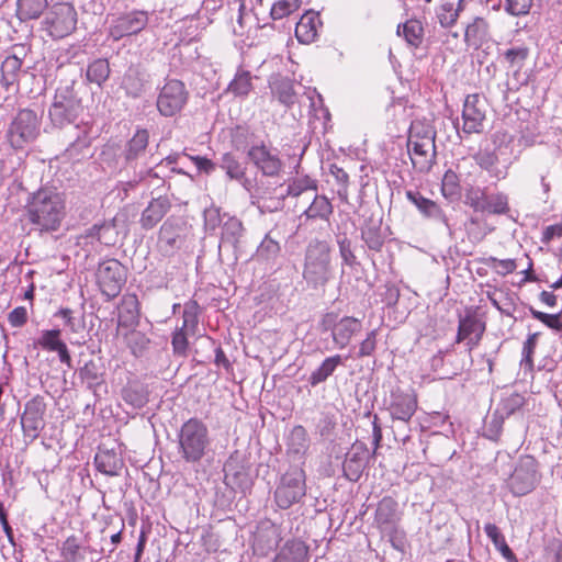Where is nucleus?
I'll return each mask as SVG.
<instances>
[{
    "label": "nucleus",
    "mask_w": 562,
    "mask_h": 562,
    "mask_svg": "<svg viewBox=\"0 0 562 562\" xmlns=\"http://www.w3.org/2000/svg\"><path fill=\"white\" fill-rule=\"evenodd\" d=\"M300 5L301 0H279L272 5L270 14L273 20H280L296 11Z\"/></svg>",
    "instance_id": "nucleus-57"
},
{
    "label": "nucleus",
    "mask_w": 562,
    "mask_h": 562,
    "mask_svg": "<svg viewBox=\"0 0 562 562\" xmlns=\"http://www.w3.org/2000/svg\"><path fill=\"white\" fill-rule=\"evenodd\" d=\"M60 336V329H45L41 331V335L35 344L45 351L54 352L57 350L58 347H60V345L64 341Z\"/></svg>",
    "instance_id": "nucleus-50"
},
{
    "label": "nucleus",
    "mask_w": 562,
    "mask_h": 562,
    "mask_svg": "<svg viewBox=\"0 0 562 562\" xmlns=\"http://www.w3.org/2000/svg\"><path fill=\"white\" fill-rule=\"evenodd\" d=\"M78 375L90 390H94L103 382L102 367L92 359L78 369Z\"/></svg>",
    "instance_id": "nucleus-39"
},
{
    "label": "nucleus",
    "mask_w": 562,
    "mask_h": 562,
    "mask_svg": "<svg viewBox=\"0 0 562 562\" xmlns=\"http://www.w3.org/2000/svg\"><path fill=\"white\" fill-rule=\"evenodd\" d=\"M333 212L334 206L329 199L325 195H319L314 192L311 204L301 214L300 220H304L305 222L310 220H321L328 223Z\"/></svg>",
    "instance_id": "nucleus-25"
},
{
    "label": "nucleus",
    "mask_w": 562,
    "mask_h": 562,
    "mask_svg": "<svg viewBox=\"0 0 562 562\" xmlns=\"http://www.w3.org/2000/svg\"><path fill=\"white\" fill-rule=\"evenodd\" d=\"M150 81V76L146 68L140 64H132L124 72L121 81V88L128 98H140Z\"/></svg>",
    "instance_id": "nucleus-17"
},
{
    "label": "nucleus",
    "mask_w": 562,
    "mask_h": 562,
    "mask_svg": "<svg viewBox=\"0 0 562 562\" xmlns=\"http://www.w3.org/2000/svg\"><path fill=\"white\" fill-rule=\"evenodd\" d=\"M306 494L305 474L299 468H293L284 473L274 492V501L282 509L290 508L299 503Z\"/></svg>",
    "instance_id": "nucleus-6"
},
{
    "label": "nucleus",
    "mask_w": 562,
    "mask_h": 562,
    "mask_svg": "<svg viewBox=\"0 0 562 562\" xmlns=\"http://www.w3.org/2000/svg\"><path fill=\"white\" fill-rule=\"evenodd\" d=\"M199 325V304L196 301L190 300L183 306L182 326L190 335H195Z\"/></svg>",
    "instance_id": "nucleus-46"
},
{
    "label": "nucleus",
    "mask_w": 562,
    "mask_h": 562,
    "mask_svg": "<svg viewBox=\"0 0 562 562\" xmlns=\"http://www.w3.org/2000/svg\"><path fill=\"white\" fill-rule=\"evenodd\" d=\"M397 35L403 36L412 47H419L424 38V27L420 21L416 19L407 20L400 24L396 31Z\"/></svg>",
    "instance_id": "nucleus-35"
},
{
    "label": "nucleus",
    "mask_w": 562,
    "mask_h": 562,
    "mask_svg": "<svg viewBox=\"0 0 562 562\" xmlns=\"http://www.w3.org/2000/svg\"><path fill=\"white\" fill-rule=\"evenodd\" d=\"M281 247L279 241L271 237L270 234L266 235L257 248L256 257L258 260L270 261L274 260L280 254Z\"/></svg>",
    "instance_id": "nucleus-51"
},
{
    "label": "nucleus",
    "mask_w": 562,
    "mask_h": 562,
    "mask_svg": "<svg viewBox=\"0 0 562 562\" xmlns=\"http://www.w3.org/2000/svg\"><path fill=\"white\" fill-rule=\"evenodd\" d=\"M18 16L21 21L37 19L48 5V0H18Z\"/></svg>",
    "instance_id": "nucleus-43"
},
{
    "label": "nucleus",
    "mask_w": 562,
    "mask_h": 562,
    "mask_svg": "<svg viewBox=\"0 0 562 562\" xmlns=\"http://www.w3.org/2000/svg\"><path fill=\"white\" fill-rule=\"evenodd\" d=\"M400 520L398 503L392 496H384L375 509V526L381 533H390L396 530Z\"/></svg>",
    "instance_id": "nucleus-18"
},
{
    "label": "nucleus",
    "mask_w": 562,
    "mask_h": 562,
    "mask_svg": "<svg viewBox=\"0 0 562 562\" xmlns=\"http://www.w3.org/2000/svg\"><path fill=\"white\" fill-rule=\"evenodd\" d=\"M361 322L351 316H345L337 321V315L328 313L322 321L324 330H330L336 346L340 349L347 347L353 335L361 330Z\"/></svg>",
    "instance_id": "nucleus-13"
},
{
    "label": "nucleus",
    "mask_w": 562,
    "mask_h": 562,
    "mask_svg": "<svg viewBox=\"0 0 562 562\" xmlns=\"http://www.w3.org/2000/svg\"><path fill=\"white\" fill-rule=\"evenodd\" d=\"M171 201L166 195L154 198L149 201L148 205L143 210L139 218V224L143 229H153L170 211Z\"/></svg>",
    "instance_id": "nucleus-20"
},
{
    "label": "nucleus",
    "mask_w": 562,
    "mask_h": 562,
    "mask_svg": "<svg viewBox=\"0 0 562 562\" xmlns=\"http://www.w3.org/2000/svg\"><path fill=\"white\" fill-rule=\"evenodd\" d=\"M45 412L46 403L42 396L37 395L25 403L24 412L21 416V426L26 443H31L38 438L45 426Z\"/></svg>",
    "instance_id": "nucleus-12"
},
{
    "label": "nucleus",
    "mask_w": 562,
    "mask_h": 562,
    "mask_svg": "<svg viewBox=\"0 0 562 562\" xmlns=\"http://www.w3.org/2000/svg\"><path fill=\"white\" fill-rule=\"evenodd\" d=\"M331 248L326 240L312 239L304 251L302 276L307 286L324 289L333 279Z\"/></svg>",
    "instance_id": "nucleus-3"
},
{
    "label": "nucleus",
    "mask_w": 562,
    "mask_h": 562,
    "mask_svg": "<svg viewBox=\"0 0 562 562\" xmlns=\"http://www.w3.org/2000/svg\"><path fill=\"white\" fill-rule=\"evenodd\" d=\"M81 112V99L76 94L74 86L58 87L48 110V117L53 126L63 128L66 125L72 124Z\"/></svg>",
    "instance_id": "nucleus-4"
},
{
    "label": "nucleus",
    "mask_w": 562,
    "mask_h": 562,
    "mask_svg": "<svg viewBox=\"0 0 562 562\" xmlns=\"http://www.w3.org/2000/svg\"><path fill=\"white\" fill-rule=\"evenodd\" d=\"M178 454L188 464H200L211 452L212 439L205 423L196 417L184 422L178 434Z\"/></svg>",
    "instance_id": "nucleus-2"
},
{
    "label": "nucleus",
    "mask_w": 562,
    "mask_h": 562,
    "mask_svg": "<svg viewBox=\"0 0 562 562\" xmlns=\"http://www.w3.org/2000/svg\"><path fill=\"white\" fill-rule=\"evenodd\" d=\"M538 482L537 462L533 458L527 457L515 468L509 479V487L515 495L521 496L531 492Z\"/></svg>",
    "instance_id": "nucleus-15"
},
{
    "label": "nucleus",
    "mask_w": 562,
    "mask_h": 562,
    "mask_svg": "<svg viewBox=\"0 0 562 562\" xmlns=\"http://www.w3.org/2000/svg\"><path fill=\"white\" fill-rule=\"evenodd\" d=\"M406 198L424 216L442 223L448 233L452 235V227L443 211L436 202L423 196L418 191H407Z\"/></svg>",
    "instance_id": "nucleus-21"
},
{
    "label": "nucleus",
    "mask_w": 562,
    "mask_h": 562,
    "mask_svg": "<svg viewBox=\"0 0 562 562\" xmlns=\"http://www.w3.org/2000/svg\"><path fill=\"white\" fill-rule=\"evenodd\" d=\"M528 56L529 49L526 46L512 47L504 53L505 60L512 67H517V69H520L524 66Z\"/></svg>",
    "instance_id": "nucleus-58"
},
{
    "label": "nucleus",
    "mask_w": 562,
    "mask_h": 562,
    "mask_svg": "<svg viewBox=\"0 0 562 562\" xmlns=\"http://www.w3.org/2000/svg\"><path fill=\"white\" fill-rule=\"evenodd\" d=\"M149 142V133L145 128H139L133 137L126 143L124 149V159L126 164L133 167V164L145 156Z\"/></svg>",
    "instance_id": "nucleus-26"
},
{
    "label": "nucleus",
    "mask_w": 562,
    "mask_h": 562,
    "mask_svg": "<svg viewBox=\"0 0 562 562\" xmlns=\"http://www.w3.org/2000/svg\"><path fill=\"white\" fill-rule=\"evenodd\" d=\"M342 363L344 358L340 355L326 358L321 366L311 373L308 383L312 386H316L319 383L325 382L335 372L337 367Z\"/></svg>",
    "instance_id": "nucleus-38"
},
{
    "label": "nucleus",
    "mask_w": 562,
    "mask_h": 562,
    "mask_svg": "<svg viewBox=\"0 0 562 562\" xmlns=\"http://www.w3.org/2000/svg\"><path fill=\"white\" fill-rule=\"evenodd\" d=\"M22 60L15 55L8 56L1 65V85L7 89L18 81Z\"/></svg>",
    "instance_id": "nucleus-44"
},
{
    "label": "nucleus",
    "mask_w": 562,
    "mask_h": 562,
    "mask_svg": "<svg viewBox=\"0 0 562 562\" xmlns=\"http://www.w3.org/2000/svg\"><path fill=\"white\" fill-rule=\"evenodd\" d=\"M391 397L389 411L392 418L404 423L409 422L417 408L416 396L411 393L393 392Z\"/></svg>",
    "instance_id": "nucleus-22"
},
{
    "label": "nucleus",
    "mask_w": 562,
    "mask_h": 562,
    "mask_svg": "<svg viewBox=\"0 0 562 562\" xmlns=\"http://www.w3.org/2000/svg\"><path fill=\"white\" fill-rule=\"evenodd\" d=\"M247 157L263 176L277 177L283 169L278 149L267 146L263 142L250 145Z\"/></svg>",
    "instance_id": "nucleus-11"
},
{
    "label": "nucleus",
    "mask_w": 562,
    "mask_h": 562,
    "mask_svg": "<svg viewBox=\"0 0 562 562\" xmlns=\"http://www.w3.org/2000/svg\"><path fill=\"white\" fill-rule=\"evenodd\" d=\"M80 546L75 536L68 537L61 547V557L66 562H77L79 560Z\"/></svg>",
    "instance_id": "nucleus-62"
},
{
    "label": "nucleus",
    "mask_w": 562,
    "mask_h": 562,
    "mask_svg": "<svg viewBox=\"0 0 562 562\" xmlns=\"http://www.w3.org/2000/svg\"><path fill=\"white\" fill-rule=\"evenodd\" d=\"M473 159L482 169L486 170L491 177L504 179L507 175L506 169L502 170L497 168L498 156L494 149L481 148L473 156Z\"/></svg>",
    "instance_id": "nucleus-33"
},
{
    "label": "nucleus",
    "mask_w": 562,
    "mask_h": 562,
    "mask_svg": "<svg viewBox=\"0 0 562 562\" xmlns=\"http://www.w3.org/2000/svg\"><path fill=\"white\" fill-rule=\"evenodd\" d=\"M435 137L436 132L429 123L423 121H414L409 127L407 142H417L426 145L428 139L429 145H435Z\"/></svg>",
    "instance_id": "nucleus-45"
},
{
    "label": "nucleus",
    "mask_w": 562,
    "mask_h": 562,
    "mask_svg": "<svg viewBox=\"0 0 562 562\" xmlns=\"http://www.w3.org/2000/svg\"><path fill=\"white\" fill-rule=\"evenodd\" d=\"M442 194L446 198H453L459 193L458 176L452 170L446 171L441 187Z\"/></svg>",
    "instance_id": "nucleus-63"
},
{
    "label": "nucleus",
    "mask_w": 562,
    "mask_h": 562,
    "mask_svg": "<svg viewBox=\"0 0 562 562\" xmlns=\"http://www.w3.org/2000/svg\"><path fill=\"white\" fill-rule=\"evenodd\" d=\"M485 212L495 215H505L509 212L508 195L503 192L491 193L487 196Z\"/></svg>",
    "instance_id": "nucleus-52"
},
{
    "label": "nucleus",
    "mask_w": 562,
    "mask_h": 562,
    "mask_svg": "<svg viewBox=\"0 0 562 562\" xmlns=\"http://www.w3.org/2000/svg\"><path fill=\"white\" fill-rule=\"evenodd\" d=\"M94 464L98 471L105 475L116 476L124 467L123 458L113 449H102L94 456Z\"/></svg>",
    "instance_id": "nucleus-24"
},
{
    "label": "nucleus",
    "mask_w": 562,
    "mask_h": 562,
    "mask_svg": "<svg viewBox=\"0 0 562 562\" xmlns=\"http://www.w3.org/2000/svg\"><path fill=\"white\" fill-rule=\"evenodd\" d=\"M490 38V25L483 18L476 16L464 32V41L471 47L479 48Z\"/></svg>",
    "instance_id": "nucleus-30"
},
{
    "label": "nucleus",
    "mask_w": 562,
    "mask_h": 562,
    "mask_svg": "<svg viewBox=\"0 0 562 562\" xmlns=\"http://www.w3.org/2000/svg\"><path fill=\"white\" fill-rule=\"evenodd\" d=\"M463 0H459L457 7L452 2H442L436 9V18L442 27H451L456 24L462 11Z\"/></svg>",
    "instance_id": "nucleus-41"
},
{
    "label": "nucleus",
    "mask_w": 562,
    "mask_h": 562,
    "mask_svg": "<svg viewBox=\"0 0 562 562\" xmlns=\"http://www.w3.org/2000/svg\"><path fill=\"white\" fill-rule=\"evenodd\" d=\"M487 102L477 93L467 95L462 110V131L467 134L482 133L486 120Z\"/></svg>",
    "instance_id": "nucleus-14"
},
{
    "label": "nucleus",
    "mask_w": 562,
    "mask_h": 562,
    "mask_svg": "<svg viewBox=\"0 0 562 562\" xmlns=\"http://www.w3.org/2000/svg\"><path fill=\"white\" fill-rule=\"evenodd\" d=\"M221 168L226 172L227 177L233 180H241L246 176V168L229 153L221 158Z\"/></svg>",
    "instance_id": "nucleus-48"
},
{
    "label": "nucleus",
    "mask_w": 562,
    "mask_h": 562,
    "mask_svg": "<svg viewBox=\"0 0 562 562\" xmlns=\"http://www.w3.org/2000/svg\"><path fill=\"white\" fill-rule=\"evenodd\" d=\"M187 330L183 328H177L172 334L171 345L172 351L176 356L186 357L188 352L189 341H188Z\"/></svg>",
    "instance_id": "nucleus-59"
},
{
    "label": "nucleus",
    "mask_w": 562,
    "mask_h": 562,
    "mask_svg": "<svg viewBox=\"0 0 562 562\" xmlns=\"http://www.w3.org/2000/svg\"><path fill=\"white\" fill-rule=\"evenodd\" d=\"M30 222L41 232H55L66 215L63 194L52 188H41L33 193L26 206Z\"/></svg>",
    "instance_id": "nucleus-1"
},
{
    "label": "nucleus",
    "mask_w": 562,
    "mask_h": 562,
    "mask_svg": "<svg viewBox=\"0 0 562 562\" xmlns=\"http://www.w3.org/2000/svg\"><path fill=\"white\" fill-rule=\"evenodd\" d=\"M111 68L108 59L97 58L89 63L86 70V80L101 88L109 79Z\"/></svg>",
    "instance_id": "nucleus-37"
},
{
    "label": "nucleus",
    "mask_w": 562,
    "mask_h": 562,
    "mask_svg": "<svg viewBox=\"0 0 562 562\" xmlns=\"http://www.w3.org/2000/svg\"><path fill=\"white\" fill-rule=\"evenodd\" d=\"M464 228L468 235V238L473 243H480L482 241L485 236L487 235V232L483 231L481 227V221L479 217L471 216L465 223Z\"/></svg>",
    "instance_id": "nucleus-60"
},
{
    "label": "nucleus",
    "mask_w": 562,
    "mask_h": 562,
    "mask_svg": "<svg viewBox=\"0 0 562 562\" xmlns=\"http://www.w3.org/2000/svg\"><path fill=\"white\" fill-rule=\"evenodd\" d=\"M90 137L87 132H81L77 138L66 148L65 156L72 161H80L89 157Z\"/></svg>",
    "instance_id": "nucleus-42"
},
{
    "label": "nucleus",
    "mask_w": 562,
    "mask_h": 562,
    "mask_svg": "<svg viewBox=\"0 0 562 562\" xmlns=\"http://www.w3.org/2000/svg\"><path fill=\"white\" fill-rule=\"evenodd\" d=\"M188 101V91L182 81L168 79L160 88L157 97V110L164 116H172L180 112Z\"/></svg>",
    "instance_id": "nucleus-10"
},
{
    "label": "nucleus",
    "mask_w": 562,
    "mask_h": 562,
    "mask_svg": "<svg viewBox=\"0 0 562 562\" xmlns=\"http://www.w3.org/2000/svg\"><path fill=\"white\" fill-rule=\"evenodd\" d=\"M183 227L173 217L165 221L159 229L158 248L160 252L170 256L182 245Z\"/></svg>",
    "instance_id": "nucleus-19"
},
{
    "label": "nucleus",
    "mask_w": 562,
    "mask_h": 562,
    "mask_svg": "<svg viewBox=\"0 0 562 562\" xmlns=\"http://www.w3.org/2000/svg\"><path fill=\"white\" fill-rule=\"evenodd\" d=\"M486 189L480 187H470L464 193V203L469 205L474 212H485V204L487 201Z\"/></svg>",
    "instance_id": "nucleus-47"
},
{
    "label": "nucleus",
    "mask_w": 562,
    "mask_h": 562,
    "mask_svg": "<svg viewBox=\"0 0 562 562\" xmlns=\"http://www.w3.org/2000/svg\"><path fill=\"white\" fill-rule=\"evenodd\" d=\"M44 29L54 38H64L76 30L77 11L68 2L56 3L46 13Z\"/></svg>",
    "instance_id": "nucleus-7"
},
{
    "label": "nucleus",
    "mask_w": 562,
    "mask_h": 562,
    "mask_svg": "<svg viewBox=\"0 0 562 562\" xmlns=\"http://www.w3.org/2000/svg\"><path fill=\"white\" fill-rule=\"evenodd\" d=\"M125 281V269L119 260L108 259L99 263L97 282L101 293L105 296V301L109 302L116 297Z\"/></svg>",
    "instance_id": "nucleus-8"
},
{
    "label": "nucleus",
    "mask_w": 562,
    "mask_h": 562,
    "mask_svg": "<svg viewBox=\"0 0 562 562\" xmlns=\"http://www.w3.org/2000/svg\"><path fill=\"white\" fill-rule=\"evenodd\" d=\"M321 25L322 21L318 14L306 12L296 23L295 36L300 43L310 44L316 38Z\"/></svg>",
    "instance_id": "nucleus-27"
},
{
    "label": "nucleus",
    "mask_w": 562,
    "mask_h": 562,
    "mask_svg": "<svg viewBox=\"0 0 562 562\" xmlns=\"http://www.w3.org/2000/svg\"><path fill=\"white\" fill-rule=\"evenodd\" d=\"M308 549L297 540L288 541L274 557L273 562H305Z\"/></svg>",
    "instance_id": "nucleus-32"
},
{
    "label": "nucleus",
    "mask_w": 562,
    "mask_h": 562,
    "mask_svg": "<svg viewBox=\"0 0 562 562\" xmlns=\"http://www.w3.org/2000/svg\"><path fill=\"white\" fill-rule=\"evenodd\" d=\"M408 153L413 167L418 172H428L436 159V145H429V142L420 144L417 142H407Z\"/></svg>",
    "instance_id": "nucleus-23"
},
{
    "label": "nucleus",
    "mask_w": 562,
    "mask_h": 562,
    "mask_svg": "<svg viewBox=\"0 0 562 562\" xmlns=\"http://www.w3.org/2000/svg\"><path fill=\"white\" fill-rule=\"evenodd\" d=\"M41 134V116L31 109H22L9 123L5 138L13 149H23Z\"/></svg>",
    "instance_id": "nucleus-5"
},
{
    "label": "nucleus",
    "mask_w": 562,
    "mask_h": 562,
    "mask_svg": "<svg viewBox=\"0 0 562 562\" xmlns=\"http://www.w3.org/2000/svg\"><path fill=\"white\" fill-rule=\"evenodd\" d=\"M361 238L370 250L381 251L384 237L379 225H368L361 229Z\"/></svg>",
    "instance_id": "nucleus-53"
},
{
    "label": "nucleus",
    "mask_w": 562,
    "mask_h": 562,
    "mask_svg": "<svg viewBox=\"0 0 562 562\" xmlns=\"http://www.w3.org/2000/svg\"><path fill=\"white\" fill-rule=\"evenodd\" d=\"M148 21V12L143 10L114 15L109 24L108 36L117 42L123 37L136 35L147 26Z\"/></svg>",
    "instance_id": "nucleus-9"
},
{
    "label": "nucleus",
    "mask_w": 562,
    "mask_h": 562,
    "mask_svg": "<svg viewBox=\"0 0 562 562\" xmlns=\"http://www.w3.org/2000/svg\"><path fill=\"white\" fill-rule=\"evenodd\" d=\"M252 88L251 77L248 71H240L236 74L235 78L228 86V91L238 97L247 95Z\"/></svg>",
    "instance_id": "nucleus-55"
},
{
    "label": "nucleus",
    "mask_w": 562,
    "mask_h": 562,
    "mask_svg": "<svg viewBox=\"0 0 562 562\" xmlns=\"http://www.w3.org/2000/svg\"><path fill=\"white\" fill-rule=\"evenodd\" d=\"M530 313L533 318L542 322L549 328L560 330L562 328V322L560 319V314H547L535 308H530Z\"/></svg>",
    "instance_id": "nucleus-64"
},
{
    "label": "nucleus",
    "mask_w": 562,
    "mask_h": 562,
    "mask_svg": "<svg viewBox=\"0 0 562 562\" xmlns=\"http://www.w3.org/2000/svg\"><path fill=\"white\" fill-rule=\"evenodd\" d=\"M370 458L369 449L362 441H356L350 450L346 453L342 464L344 475L351 482H357Z\"/></svg>",
    "instance_id": "nucleus-16"
},
{
    "label": "nucleus",
    "mask_w": 562,
    "mask_h": 562,
    "mask_svg": "<svg viewBox=\"0 0 562 562\" xmlns=\"http://www.w3.org/2000/svg\"><path fill=\"white\" fill-rule=\"evenodd\" d=\"M123 401L133 408H143L149 401L147 389L138 383L131 382L122 390Z\"/></svg>",
    "instance_id": "nucleus-34"
},
{
    "label": "nucleus",
    "mask_w": 562,
    "mask_h": 562,
    "mask_svg": "<svg viewBox=\"0 0 562 562\" xmlns=\"http://www.w3.org/2000/svg\"><path fill=\"white\" fill-rule=\"evenodd\" d=\"M485 331V324L480 321L475 315L468 314L459 318L457 342H461L471 336H483Z\"/></svg>",
    "instance_id": "nucleus-36"
},
{
    "label": "nucleus",
    "mask_w": 562,
    "mask_h": 562,
    "mask_svg": "<svg viewBox=\"0 0 562 562\" xmlns=\"http://www.w3.org/2000/svg\"><path fill=\"white\" fill-rule=\"evenodd\" d=\"M221 228L218 249L221 250V248L225 246L236 248L244 235L241 221L236 216L228 215Z\"/></svg>",
    "instance_id": "nucleus-28"
},
{
    "label": "nucleus",
    "mask_w": 562,
    "mask_h": 562,
    "mask_svg": "<svg viewBox=\"0 0 562 562\" xmlns=\"http://www.w3.org/2000/svg\"><path fill=\"white\" fill-rule=\"evenodd\" d=\"M87 236L97 238L98 241L105 246H114L119 238L116 218L94 224L87 231Z\"/></svg>",
    "instance_id": "nucleus-31"
},
{
    "label": "nucleus",
    "mask_w": 562,
    "mask_h": 562,
    "mask_svg": "<svg viewBox=\"0 0 562 562\" xmlns=\"http://www.w3.org/2000/svg\"><path fill=\"white\" fill-rule=\"evenodd\" d=\"M272 94L281 104L291 108L296 102L294 82L288 77H276L270 81Z\"/></svg>",
    "instance_id": "nucleus-29"
},
{
    "label": "nucleus",
    "mask_w": 562,
    "mask_h": 562,
    "mask_svg": "<svg viewBox=\"0 0 562 562\" xmlns=\"http://www.w3.org/2000/svg\"><path fill=\"white\" fill-rule=\"evenodd\" d=\"M342 263L349 267L358 265L357 257L351 248V241L347 236L338 237L337 240Z\"/></svg>",
    "instance_id": "nucleus-61"
},
{
    "label": "nucleus",
    "mask_w": 562,
    "mask_h": 562,
    "mask_svg": "<svg viewBox=\"0 0 562 562\" xmlns=\"http://www.w3.org/2000/svg\"><path fill=\"white\" fill-rule=\"evenodd\" d=\"M525 404V397L519 393H513L509 396L502 400L499 403L497 413L501 417H508L519 411Z\"/></svg>",
    "instance_id": "nucleus-54"
},
{
    "label": "nucleus",
    "mask_w": 562,
    "mask_h": 562,
    "mask_svg": "<svg viewBox=\"0 0 562 562\" xmlns=\"http://www.w3.org/2000/svg\"><path fill=\"white\" fill-rule=\"evenodd\" d=\"M316 191H317L316 180L305 176L302 178H296L288 184L286 195L296 198L304 193L313 194Z\"/></svg>",
    "instance_id": "nucleus-49"
},
{
    "label": "nucleus",
    "mask_w": 562,
    "mask_h": 562,
    "mask_svg": "<svg viewBox=\"0 0 562 562\" xmlns=\"http://www.w3.org/2000/svg\"><path fill=\"white\" fill-rule=\"evenodd\" d=\"M204 226L209 232H214L222 227L224 221L228 217L227 213H221L218 207L211 206L204 211Z\"/></svg>",
    "instance_id": "nucleus-56"
},
{
    "label": "nucleus",
    "mask_w": 562,
    "mask_h": 562,
    "mask_svg": "<svg viewBox=\"0 0 562 562\" xmlns=\"http://www.w3.org/2000/svg\"><path fill=\"white\" fill-rule=\"evenodd\" d=\"M484 531L486 536L490 538V540L493 542L496 550L501 552V554L508 561L513 562L516 561V557L512 549L508 547L504 535L502 533L501 529L492 522H488L484 526Z\"/></svg>",
    "instance_id": "nucleus-40"
}]
</instances>
